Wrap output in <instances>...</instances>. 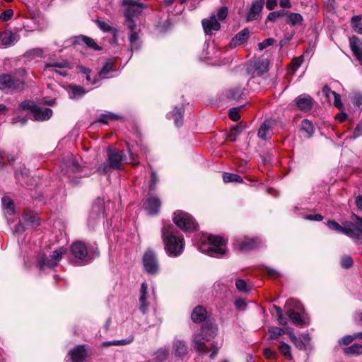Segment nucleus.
I'll return each instance as SVG.
<instances>
[{
	"label": "nucleus",
	"mask_w": 362,
	"mask_h": 362,
	"mask_svg": "<svg viewBox=\"0 0 362 362\" xmlns=\"http://www.w3.org/2000/svg\"><path fill=\"white\" fill-rule=\"evenodd\" d=\"M162 239L165 250L169 256L177 257L182 254L185 244L183 238L177 235L175 228L171 224H165L162 228Z\"/></svg>",
	"instance_id": "nucleus-1"
},
{
	"label": "nucleus",
	"mask_w": 362,
	"mask_h": 362,
	"mask_svg": "<svg viewBox=\"0 0 362 362\" xmlns=\"http://www.w3.org/2000/svg\"><path fill=\"white\" fill-rule=\"evenodd\" d=\"M327 226L331 230L362 243V218L356 214H352L350 221L344 222L342 226L335 221H329Z\"/></svg>",
	"instance_id": "nucleus-2"
},
{
	"label": "nucleus",
	"mask_w": 362,
	"mask_h": 362,
	"mask_svg": "<svg viewBox=\"0 0 362 362\" xmlns=\"http://www.w3.org/2000/svg\"><path fill=\"white\" fill-rule=\"evenodd\" d=\"M198 249L209 256L218 257L226 252V241L220 236L209 235L199 245Z\"/></svg>",
	"instance_id": "nucleus-3"
},
{
	"label": "nucleus",
	"mask_w": 362,
	"mask_h": 362,
	"mask_svg": "<svg viewBox=\"0 0 362 362\" xmlns=\"http://www.w3.org/2000/svg\"><path fill=\"white\" fill-rule=\"evenodd\" d=\"M107 163H103L98 171L101 174H105L110 169L120 170L124 160V153L115 148L109 147L107 150Z\"/></svg>",
	"instance_id": "nucleus-4"
},
{
	"label": "nucleus",
	"mask_w": 362,
	"mask_h": 362,
	"mask_svg": "<svg viewBox=\"0 0 362 362\" xmlns=\"http://www.w3.org/2000/svg\"><path fill=\"white\" fill-rule=\"evenodd\" d=\"M123 5L127 7L124 11L125 24L128 28H134L136 24L134 18L140 15L146 6L134 0H124Z\"/></svg>",
	"instance_id": "nucleus-5"
},
{
	"label": "nucleus",
	"mask_w": 362,
	"mask_h": 362,
	"mask_svg": "<svg viewBox=\"0 0 362 362\" xmlns=\"http://www.w3.org/2000/svg\"><path fill=\"white\" fill-rule=\"evenodd\" d=\"M19 107L21 110H30L32 112L34 119L37 121L47 120L52 115V110L50 108L46 107L42 109L35 105V103L32 100H25L22 102Z\"/></svg>",
	"instance_id": "nucleus-6"
},
{
	"label": "nucleus",
	"mask_w": 362,
	"mask_h": 362,
	"mask_svg": "<svg viewBox=\"0 0 362 362\" xmlns=\"http://www.w3.org/2000/svg\"><path fill=\"white\" fill-rule=\"evenodd\" d=\"M173 221L177 227L185 232L194 231L197 228V223L193 217L182 211H177L174 213Z\"/></svg>",
	"instance_id": "nucleus-7"
},
{
	"label": "nucleus",
	"mask_w": 362,
	"mask_h": 362,
	"mask_svg": "<svg viewBox=\"0 0 362 362\" xmlns=\"http://www.w3.org/2000/svg\"><path fill=\"white\" fill-rule=\"evenodd\" d=\"M65 253L66 250L64 247H59L52 252L49 259L45 255H41L37 259V267L40 270L46 268L52 269L57 265Z\"/></svg>",
	"instance_id": "nucleus-8"
},
{
	"label": "nucleus",
	"mask_w": 362,
	"mask_h": 362,
	"mask_svg": "<svg viewBox=\"0 0 362 362\" xmlns=\"http://www.w3.org/2000/svg\"><path fill=\"white\" fill-rule=\"evenodd\" d=\"M143 265L144 270L149 274L154 275L158 273L159 266L155 252L148 250L143 257Z\"/></svg>",
	"instance_id": "nucleus-9"
},
{
	"label": "nucleus",
	"mask_w": 362,
	"mask_h": 362,
	"mask_svg": "<svg viewBox=\"0 0 362 362\" xmlns=\"http://www.w3.org/2000/svg\"><path fill=\"white\" fill-rule=\"evenodd\" d=\"M23 87L24 83L11 75L6 74L0 75V90H21Z\"/></svg>",
	"instance_id": "nucleus-10"
},
{
	"label": "nucleus",
	"mask_w": 362,
	"mask_h": 362,
	"mask_svg": "<svg viewBox=\"0 0 362 362\" xmlns=\"http://www.w3.org/2000/svg\"><path fill=\"white\" fill-rule=\"evenodd\" d=\"M172 354L177 358H182L188 354L187 343L181 339H174L172 343Z\"/></svg>",
	"instance_id": "nucleus-11"
},
{
	"label": "nucleus",
	"mask_w": 362,
	"mask_h": 362,
	"mask_svg": "<svg viewBox=\"0 0 362 362\" xmlns=\"http://www.w3.org/2000/svg\"><path fill=\"white\" fill-rule=\"evenodd\" d=\"M259 240L257 238L249 239L245 238L243 240H237L235 246L240 251H248L256 248L259 244Z\"/></svg>",
	"instance_id": "nucleus-12"
},
{
	"label": "nucleus",
	"mask_w": 362,
	"mask_h": 362,
	"mask_svg": "<svg viewBox=\"0 0 362 362\" xmlns=\"http://www.w3.org/2000/svg\"><path fill=\"white\" fill-rule=\"evenodd\" d=\"M202 23L206 35H211L214 31H217L221 28L215 14H211L209 18L203 19Z\"/></svg>",
	"instance_id": "nucleus-13"
},
{
	"label": "nucleus",
	"mask_w": 362,
	"mask_h": 362,
	"mask_svg": "<svg viewBox=\"0 0 362 362\" xmlns=\"http://www.w3.org/2000/svg\"><path fill=\"white\" fill-rule=\"evenodd\" d=\"M205 340L202 339V334L195 332L192 337V346L194 349L200 354H206L208 348L204 343Z\"/></svg>",
	"instance_id": "nucleus-14"
},
{
	"label": "nucleus",
	"mask_w": 362,
	"mask_h": 362,
	"mask_svg": "<svg viewBox=\"0 0 362 362\" xmlns=\"http://www.w3.org/2000/svg\"><path fill=\"white\" fill-rule=\"evenodd\" d=\"M71 251L72 255L79 259H83L88 255L87 247L81 241L74 243L71 247Z\"/></svg>",
	"instance_id": "nucleus-15"
},
{
	"label": "nucleus",
	"mask_w": 362,
	"mask_h": 362,
	"mask_svg": "<svg viewBox=\"0 0 362 362\" xmlns=\"http://www.w3.org/2000/svg\"><path fill=\"white\" fill-rule=\"evenodd\" d=\"M351 51L357 60L362 64V42L356 36L349 38Z\"/></svg>",
	"instance_id": "nucleus-16"
},
{
	"label": "nucleus",
	"mask_w": 362,
	"mask_h": 362,
	"mask_svg": "<svg viewBox=\"0 0 362 362\" xmlns=\"http://www.w3.org/2000/svg\"><path fill=\"white\" fill-rule=\"evenodd\" d=\"M74 43L76 45H86L87 47L93 49L95 51H100L102 47L97 45L95 40L86 35L76 36L74 39Z\"/></svg>",
	"instance_id": "nucleus-17"
},
{
	"label": "nucleus",
	"mask_w": 362,
	"mask_h": 362,
	"mask_svg": "<svg viewBox=\"0 0 362 362\" xmlns=\"http://www.w3.org/2000/svg\"><path fill=\"white\" fill-rule=\"evenodd\" d=\"M72 362H83L86 358V350L84 346H77L69 351Z\"/></svg>",
	"instance_id": "nucleus-18"
},
{
	"label": "nucleus",
	"mask_w": 362,
	"mask_h": 362,
	"mask_svg": "<svg viewBox=\"0 0 362 362\" xmlns=\"http://www.w3.org/2000/svg\"><path fill=\"white\" fill-rule=\"evenodd\" d=\"M95 23L98 25V27L103 30V32H110L112 34L113 36V43L117 44V30L115 28H113L109 22L104 21L101 19H97L95 20Z\"/></svg>",
	"instance_id": "nucleus-19"
},
{
	"label": "nucleus",
	"mask_w": 362,
	"mask_h": 362,
	"mask_svg": "<svg viewBox=\"0 0 362 362\" xmlns=\"http://www.w3.org/2000/svg\"><path fill=\"white\" fill-rule=\"evenodd\" d=\"M296 104L300 110H309L313 106V100L310 95H301L296 99Z\"/></svg>",
	"instance_id": "nucleus-20"
},
{
	"label": "nucleus",
	"mask_w": 362,
	"mask_h": 362,
	"mask_svg": "<svg viewBox=\"0 0 362 362\" xmlns=\"http://www.w3.org/2000/svg\"><path fill=\"white\" fill-rule=\"evenodd\" d=\"M161 202L158 197H151L148 198L146 202V209L151 215L157 214L160 210Z\"/></svg>",
	"instance_id": "nucleus-21"
},
{
	"label": "nucleus",
	"mask_w": 362,
	"mask_h": 362,
	"mask_svg": "<svg viewBox=\"0 0 362 362\" xmlns=\"http://www.w3.org/2000/svg\"><path fill=\"white\" fill-rule=\"evenodd\" d=\"M130 30V33L129 35V49L133 52L134 50H138L141 47V42L139 40V34L136 30V26L134 28H129Z\"/></svg>",
	"instance_id": "nucleus-22"
},
{
	"label": "nucleus",
	"mask_w": 362,
	"mask_h": 362,
	"mask_svg": "<svg viewBox=\"0 0 362 362\" xmlns=\"http://www.w3.org/2000/svg\"><path fill=\"white\" fill-rule=\"evenodd\" d=\"M249 37V30L246 28L243 29L235 35L230 42L231 48L235 47L243 44Z\"/></svg>",
	"instance_id": "nucleus-23"
},
{
	"label": "nucleus",
	"mask_w": 362,
	"mask_h": 362,
	"mask_svg": "<svg viewBox=\"0 0 362 362\" xmlns=\"http://www.w3.org/2000/svg\"><path fill=\"white\" fill-rule=\"evenodd\" d=\"M147 288L148 285L146 282H144L140 288V297H139V309L144 314L148 310L147 299Z\"/></svg>",
	"instance_id": "nucleus-24"
},
{
	"label": "nucleus",
	"mask_w": 362,
	"mask_h": 362,
	"mask_svg": "<svg viewBox=\"0 0 362 362\" xmlns=\"http://www.w3.org/2000/svg\"><path fill=\"white\" fill-rule=\"evenodd\" d=\"M199 333L204 340L209 341L216 336V328L210 325H203Z\"/></svg>",
	"instance_id": "nucleus-25"
},
{
	"label": "nucleus",
	"mask_w": 362,
	"mask_h": 362,
	"mask_svg": "<svg viewBox=\"0 0 362 362\" xmlns=\"http://www.w3.org/2000/svg\"><path fill=\"white\" fill-rule=\"evenodd\" d=\"M253 69V74L256 76H260L268 71L269 63L266 59H259L254 63Z\"/></svg>",
	"instance_id": "nucleus-26"
},
{
	"label": "nucleus",
	"mask_w": 362,
	"mask_h": 362,
	"mask_svg": "<svg viewBox=\"0 0 362 362\" xmlns=\"http://www.w3.org/2000/svg\"><path fill=\"white\" fill-rule=\"evenodd\" d=\"M184 114V107L182 105L180 107H175L173 112L168 114V118H173L174 123L177 127L182 125V116Z\"/></svg>",
	"instance_id": "nucleus-27"
},
{
	"label": "nucleus",
	"mask_w": 362,
	"mask_h": 362,
	"mask_svg": "<svg viewBox=\"0 0 362 362\" xmlns=\"http://www.w3.org/2000/svg\"><path fill=\"white\" fill-rule=\"evenodd\" d=\"M206 317V311L201 305L197 306L192 311L191 318L194 322L199 323L203 322Z\"/></svg>",
	"instance_id": "nucleus-28"
},
{
	"label": "nucleus",
	"mask_w": 362,
	"mask_h": 362,
	"mask_svg": "<svg viewBox=\"0 0 362 362\" xmlns=\"http://www.w3.org/2000/svg\"><path fill=\"white\" fill-rule=\"evenodd\" d=\"M0 40L1 45L5 47H9L15 44L18 41L16 35L12 32H4L0 33Z\"/></svg>",
	"instance_id": "nucleus-29"
},
{
	"label": "nucleus",
	"mask_w": 362,
	"mask_h": 362,
	"mask_svg": "<svg viewBox=\"0 0 362 362\" xmlns=\"http://www.w3.org/2000/svg\"><path fill=\"white\" fill-rule=\"evenodd\" d=\"M284 15L287 17L286 23L289 25L296 26L302 24L303 18L300 13L285 11Z\"/></svg>",
	"instance_id": "nucleus-30"
},
{
	"label": "nucleus",
	"mask_w": 362,
	"mask_h": 362,
	"mask_svg": "<svg viewBox=\"0 0 362 362\" xmlns=\"http://www.w3.org/2000/svg\"><path fill=\"white\" fill-rule=\"evenodd\" d=\"M262 8V6L252 2L247 15V21H252L257 20L259 18Z\"/></svg>",
	"instance_id": "nucleus-31"
},
{
	"label": "nucleus",
	"mask_w": 362,
	"mask_h": 362,
	"mask_svg": "<svg viewBox=\"0 0 362 362\" xmlns=\"http://www.w3.org/2000/svg\"><path fill=\"white\" fill-rule=\"evenodd\" d=\"M345 355L349 356H357L362 354V345L359 344H354L344 349Z\"/></svg>",
	"instance_id": "nucleus-32"
},
{
	"label": "nucleus",
	"mask_w": 362,
	"mask_h": 362,
	"mask_svg": "<svg viewBox=\"0 0 362 362\" xmlns=\"http://www.w3.org/2000/svg\"><path fill=\"white\" fill-rule=\"evenodd\" d=\"M86 91L83 87L76 85L69 86V94L71 98H78L83 96Z\"/></svg>",
	"instance_id": "nucleus-33"
},
{
	"label": "nucleus",
	"mask_w": 362,
	"mask_h": 362,
	"mask_svg": "<svg viewBox=\"0 0 362 362\" xmlns=\"http://www.w3.org/2000/svg\"><path fill=\"white\" fill-rule=\"evenodd\" d=\"M300 129L305 133V136L310 138L314 132V127L313 123L308 119H303L301 122Z\"/></svg>",
	"instance_id": "nucleus-34"
},
{
	"label": "nucleus",
	"mask_w": 362,
	"mask_h": 362,
	"mask_svg": "<svg viewBox=\"0 0 362 362\" xmlns=\"http://www.w3.org/2000/svg\"><path fill=\"white\" fill-rule=\"evenodd\" d=\"M245 90L244 88L237 87L229 90L227 93V97L233 100H239L245 95Z\"/></svg>",
	"instance_id": "nucleus-35"
},
{
	"label": "nucleus",
	"mask_w": 362,
	"mask_h": 362,
	"mask_svg": "<svg viewBox=\"0 0 362 362\" xmlns=\"http://www.w3.org/2000/svg\"><path fill=\"white\" fill-rule=\"evenodd\" d=\"M79 71L81 73H82L83 74L86 75V83L88 85V84H91V85H95L97 83V82L98 81V78H95L94 79H92L91 78V76H90V69H88V68H86L85 66H78V67Z\"/></svg>",
	"instance_id": "nucleus-36"
},
{
	"label": "nucleus",
	"mask_w": 362,
	"mask_h": 362,
	"mask_svg": "<svg viewBox=\"0 0 362 362\" xmlns=\"http://www.w3.org/2000/svg\"><path fill=\"white\" fill-rule=\"evenodd\" d=\"M279 350L280 351V352L288 360H292L293 359V356H292V354H291V346L284 342V341H281L280 342L279 346Z\"/></svg>",
	"instance_id": "nucleus-37"
},
{
	"label": "nucleus",
	"mask_w": 362,
	"mask_h": 362,
	"mask_svg": "<svg viewBox=\"0 0 362 362\" xmlns=\"http://www.w3.org/2000/svg\"><path fill=\"white\" fill-rule=\"evenodd\" d=\"M119 119V116L112 113V112H107L105 114H102L100 115L98 119L95 122H100L105 124H108L109 120H117Z\"/></svg>",
	"instance_id": "nucleus-38"
},
{
	"label": "nucleus",
	"mask_w": 362,
	"mask_h": 362,
	"mask_svg": "<svg viewBox=\"0 0 362 362\" xmlns=\"http://www.w3.org/2000/svg\"><path fill=\"white\" fill-rule=\"evenodd\" d=\"M268 332L269 334V339L274 340L286 334V330L283 328L272 327L269 329Z\"/></svg>",
	"instance_id": "nucleus-39"
},
{
	"label": "nucleus",
	"mask_w": 362,
	"mask_h": 362,
	"mask_svg": "<svg viewBox=\"0 0 362 362\" xmlns=\"http://www.w3.org/2000/svg\"><path fill=\"white\" fill-rule=\"evenodd\" d=\"M271 130V122L269 121L264 122L260 127L258 131V136L259 138L265 140L267 139V135Z\"/></svg>",
	"instance_id": "nucleus-40"
},
{
	"label": "nucleus",
	"mask_w": 362,
	"mask_h": 362,
	"mask_svg": "<svg viewBox=\"0 0 362 362\" xmlns=\"http://www.w3.org/2000/svg\"><path fill=\"white\" fill-rule=\"evenodd\" d=\"M361 16H354L351 19V25L354 30L358 33H362V26L361 24Z\"/></svg>",
	"instance_id": "nucleus-41"
},
{
	"label": "nucleus",
	"mask_w": 362,
	"mask_h": 362,
	"mask_svg": "<svg viewBox=\"0 0 362 362\" xmlns=\"http://www.w3.org/2000/svg\"><path fill=\"white\" fill-rule=\"evenodd\" d=\"M243 128L239 125H236L230 129L229 133L227 135V139L230 141H235L237 139L238 135L242 132Z\"/></svg>",
	"instance_id": "nucleus-42"
},
{
	"label": "nucleus",
	"mask_w": 362,
	"mask_h": 362,
	"mask_svg": "<svg viewBox=\"0 0 362 362\" xmlns=\"http://www.w3.org/2000/svg\"><path fill=\"white\" fill-rule=\"evenodd\" d=\"M288 315L292 320L293 323L298 325L303 323V320L299 313L296 312L293 309L291 308L288 310Z\"/></svg>",
	"instance_id": "nucleus-43"
},
{
	"label": "nucleus",
	"mask_w": 362,
	"mask_h": 362,
	"mask_svg": "<svg viewBox=\"0 0 362 362\" xmlns=\"http://www.w3.org/2000/svg\"><path fill=\"white\" fill-rule=\"evenodd\" d=\"M223 180L224 182H242L243 179L240 176L236 174H232L228 173H225L223 175Z\"/></svg>",
	"instance_id": "nucleus-44"
},
{
	"label": "nucleus",
	"mask_w": 362,
	"mask_h": 362,
	"mask_svg": "<svg viewBox=\"0 0 362 362\" xmlns=\"http://www.w3.org/2000/svg\"><path fill=\"white\" fill-rule=\"evenodd\" d=\"M155 355H156V358L158 360H159L160 361H165L168 358V357L169 356V350L166 347L160 348L159 349H158L156 351V352L155 353Z\"/></svg>",
	"instance_id": "nucleus-45"
},
{
	"label": "nucleus",
	"mask_w": 362,
	"mask_h": 362,
	"mask_svg": "<svg viewBox=\"0 0 362 362\" xmlns=\"http://www.w3.org/2000/svg\"><path fill=\"white\" fill-rule=\"evenodd\" d=\"M68 170L66 173L69 171H71L73 173H78L81 170V166L77 163L76 160L74 158H71L66 164Z\"/></svg>",
	"instance_id": "nucleus-46"
},
{
	"label": "nucleus",
	"mask_w": 362,
	"mask_h": 362,
	"mask_svg": "<svg viewBox=\"0 0 362 362\" xmlns=\"http://www.w3.org/2000/svg\"><path fill=\"white\" fill-rule=\"evenodd\" d=\"M132 341V338L129 339H123V340H114L105 341L103 343V346L107 347L110 346H120V345H126Z\"/></svg>",
	"instance_id": "nucleus-47"
},
{
	"label": "nucleus",
	"mask_w": 362,
	"mask_h": 362,
	"mask_svg": "<svg viewBox=\"0 0 362 362\" xmlns=\"http://www.w3.org/2000/svg\"><path fill=\"white\" fill-rule=\"evenodd\" d=\"M45 67L46 68H49V67H57V68H60V69H62V68H68V69H70L71 68V66H70V63L66 61V60H63L62 62H49V63H47L46 65H45Z\"/></svg>",
	"instance_id": "nucleus-48"
},
{
	"label": "nucleus",
	"mask_w": 362,
	"mask_h": 362,
	"mask_svg": "<svg viewBox=\"0 0 362 362\" xmlns=\"http://www.w3.org/2000/svg\"><path fill=\"white\" fill-rule=\"evenodd\" d=\"M235 286L239 291L248 292L250 291V286L247 285L243 279H238L235 281Z\"/></svg>",
	"instance_id": "nucleus-49"
},
{
	"label": "nucleus",
	"mask_w": 362,
	"mask_h": 362,
	"mask_svg": "<svg viewBox=\"0 0 362 362\" xmlns=\"http://www.w3.org/2000/svg\"><path fill=\"white\" fill-rule=\"evenodd\" d=\"M103 211V203H100L99 204H94L92 208V213L90 214V217L93 216V218H98Z\"/></svg>",
	"instance_id": "nucleus-50"
},
{
	"label": "nucleus",
	"mask_w": 362,
	"mask_h": 362,
	"mask_svg": "<svg viewBox=\"0 0 362 362\" xmlns=\"http://www.w3.org/2000/svg\"><path fill=\"white\" fill-rule=\"evenodd\" d=\"M240 107H233L229 110L228 116L230 119L233 121H238L239 120L240 115L239 113Z\"/></svg>",
	"instance_id": "nucleus-51"
},
{
	"label": "nucleus",
	"mask_w": 362,
	"mask_h": 362,
	"mask_svg": "<svg viewBox=\"0 0 362 362\" xmlns=\"http://www.w3.org/2000/svg\"><path fill=\"white\" fill-rule=\"evenodd\" d=\"M44 54V50L41 48H34L28 50L26 52V55L28 57H42Z\"/></svg>",
	"instance_id": "nucleus-52"
},
{
	"label": "nucleus",
	"mask_w": 362,
	"mask_h": 362,
	"mask_svg": "<svg viewBox=\"0 0 362 362\" xmlns=\"http://www.w3.org/2000/svg\"><path fill=\"white\" fill-rule=\"evenodd\" d=\"M303 62V57L300 56L298 57L294 58L291 64V69L293 71H296L302 64Z\"/></svg>",
	"instance_id": "nucleus-53"
},
{
	"label": "nucleus",
	"mask_w": 362,
	"mask_h": 362,
	"mask_svg": "<svg viewBox=\"0 0 362 362\" xmlns=\"http://www.w3.org/2000/svg\"><path fill=\"white\" fill-rule=\"evenodd\" d=\"M13 16V11L12 9L5 10L0 15V20L3 22L9 21Z\"/></svg>",
	"instance_id": "nucleus-54"
},
{
	"label": "nucleus",
	"mask_w": 362,
	"mask_h": 362,
	"mask_svg": "<svg viewBox=\"0 0 362 362\" xmlns=\"http://www.w3.org/2000/svg\"><path fill=\"white\" fill-rule=\"evenodd\" d=\"M228 16V8L225 6L220 7L217 11V17L219 21L224 20Z\"/></svg>",
	"instance_id": "nucleus-55"
},
{
	"label": "nucleus",
	"mask_w": 362,
	"mask_h": 362,
	"mask_svg": "<svg viewBox=\"0 0 362 362\" xmlns=\"http://www.w3.org/2000/svg\"><path fill=\"white\" fill-rule=\"evenodd\" d=\"M285 11H274L268 14L267 20L269 21H275L280 16H284Z\"/></svg>",
	"instance_id": "nucleus-56"
},
{
	"label": "nucleus",
	"mask_w": 362,
	"mask_h": 362,
	"mask_svg": "<svg viewBox=\"0 0 362 362\" xmlns=\"http://www.w3.org/2000/svg\"><path fill=\"white\" fill-rule=\"evenodd\" d=\"M353 259L350 256H345L341 259V265L343 268L348 269L353 265Z\"/></svg>",
	"instance_id": "nucleus-57"
},
{
	"label": "nucleus",
	"mask_w": 362,
	"mask_h": 362,
	"mask_svg": "<svg viewBox=\"0 0 362 362\" xmlns=\"http://www.w3.org/2000/svg\"><path fill=\"white\" fill-rule=\"evenodd\" d=\"M355 335H346L343 337L341 339L339 340V344L340 345H349L350 344L354 339Z\"/></svg>",
	"instance_id": "nucleus-58"
},
{
	"label": "nucleus",
	"mask_w": 362,
	"mask_h": 362,
	"mask_svg": "<svg viewBox=\"0 0 362 362\" xmlns=\"http://www.w3.org/2000/svg\"><path fill=\"white\" fill-rule=\"evenodd\" d=\"M274 42V40L273 38H267L258 44L259 49L263 50L264 49L272 45Z\"/></svg>",
	"instance_id": "nucleus-59"
},
{
	"label": "nucleus",
	"mask_w": 362,
	"mask_h": 362,
	"mask_svg": "<svg viewBox=\"0 0 362 362\" xmlns=\"http://www.w3.org/2000/svg\"><path fill=\"white\" fill-rule=\"evenodd\" d=\"M353 103L356 107L362 110V95L359 93L354 95Z\"/></svg>",
	"instance_id": "nucleus-60"
},
{
	"label": "nucleus",
	"mask_w": 362,
	"mask_h": 362,
	"mask_svg": "<svg viewBox=\"0 0 362 362\" xmlns=\"http://www.w3.org/2000/svg\"><path fill=\"white\" fill-rule=\"evenodd\" d=\"M111 69H112L111 66L107 63L105 65H104L102 70L99 72L98 77L99 78H105L106 76L110 73Z\"/></svg>",
	"instance_id": "nucleus-61"
},
{
	"label": "nucleus",
	"mask_w": 362,
	"mask_h": 362,
	"mask_svg": "<svg viewBox=\"0 0 362 362\" xmlns=\"http://www.w3.org/2000/svg\"><path fill=\"white\" fill-rule=\"evenodd\" d=\"M264 355L268 359H276L277 358L276 352L267 348L264 350Z\"/></svg>",
	"instance_id": "nucleus-62"
},
{
	"label": "nucleus",
	"mask_w": 362,
	"mask_h": 362,
	"mask_svg": "<svg viewBox=\"0 0 362 362\" xmlns=\"http://www.w3.org/2000/svg\"><path fill=\"white\" fill-rule=\"evenodd\" d=\"M362 135V122L358 123L354 130L352 139H356Z\"/></svg>",
	"instance_id": "nucleus-63"
},
{
	"label": "nucleus",
	"mask_w": 362,
	"mask_h": 362,
	"mask_svg": "<svg viewBox=\"0 0 362 362\" xmlns=\"http://www.w3.org/2000/svg\"><path fill=\"white\" fill-rule=\"evenodd\" d=\"M1 201H2L3 206L6 209H9L13 211V209H11L13 202L10 198L4 197L2 198Z\"/></svg>",
	"instance_id": "nucleus-64"
}]
</instances>
